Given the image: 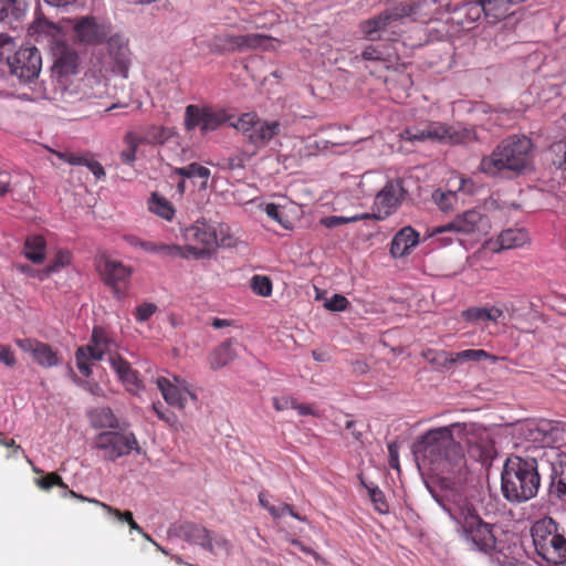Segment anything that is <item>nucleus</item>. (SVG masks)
<instances>
[{"instance_id": "obj_55", "label": "nucleus", "mask_w": 566, "mask_h": 566, "mask_svg": "<svg viewBox=\"0 0 566 566\" xmlns=\"http://www.w3.org/2000/svg\"><path fill=\"white\" fill-rule=\"evenodd\" d=\"M53 155H55L59 159L70 164V165H77L82 166L84 164V157L76 156L73 153L70 151H57V150H50Z\"/></svg>"}, {"instance_id": "obj_44", "label": "nucleus", "mask_w": 566, "mask_h": 566, "mask_svg": "<svg viewBox=\"0 0 566 566\" xmlns=\"http://www.w3.org/2000/svg\"><path fill=\"white\" fill-rule=\"evenodd\" d=\"M35 484L41 490L44 491H49L53 486H59L64 490H67V485L63 482L62 478L55 472L48 473L44 476L36 479Z\"/></svg>"}, {"instance_id": "obj_4", "label": "nucleus", "mask_w": 566, "mask_h": 566, "mask_svg": "<svg viewBox=\"0 0 566 566\" xmlns=\"http://www.w3.org/2000/svg\"><path fill=\"white\" fill-rule=\"evenodd\" d=\"M502 492L511 502H526L536 496L541 478L534 459L509 458L502 472Z\"/></svg>"}, {"instance_id": "obj_48", "label": "nucleus", "mask_w": 566, "mask_h": 566, "mask_svg": "<svg viewBox=\"0 0 566 566\" xmlns=\"http://www.w3.org/2000/svg\"><path fill=\"white\" fill-rule=\"evenodd\" d=\"M269 513L273 518H280L285 514H289L298 521H304V518L298 513H296L290 504L286 503H282L279 506L272 505Z\"/></svg>"}, {"instance_id": "obj_31", "label": "nucleus", "mask_w": 566, "mask_h": 566, "mask_svg": "<svg viewBox=\"0 0 566 566\" xmlns=\"http://www.w3.org/2000/svg\"><path fill=\"white\" fill-rule=\"evenodd\" d=\"M452 359L453 365L480 363L482 360H489L490 363L494 364L499 360V357L485 352L484 349H464L452 354Z\"/></svg>"}, {"instance_id": "obj_22", "label": "nucleus", "mask_w": 566, "mask_h": 566, "mask_svg": "<svg viewBox=\"0 0 566 566\" xmlns=\"http://www.w3.org/2000/svg\"><path fill=\"white\" fill-rule=\"evenodd\" d=\"M54 56L53 71L60 76L74 75L78 71L80 57L74 49L65 42L52 50Z\"/></svg>"}, {"instance_id": "obj_62", "label": "nucleus", "mask_w": 566, "mask_h": 566, "mask_svg": "<svg viewBox=\"0 0 566 566\" xmlns=\"http://www.w3.org/2000/svg\"><path fill=\"white\" fill-rule=\"evenodd\" d=\"M553 493L557 497L563 499L566 496V475L562 473V478L553 485Z\"/></svg>"}, {"instance_id": "obj_56", "label": "nucleus", "mask_w": 566, "mask_h": 566, "mask_svg": "<svg viewBox=\"0 0 566 566\" xmlns=\"http://www.w3.org/2000/svg\"><path fill=\"white\" fill-rule=\"evenodd\" d=\"M273 406L277 411L294 409V406H296V400L289 396L274 397Z\"/></svg>"}, {"instance_id": "obj_36", "label": "nucleus", "mask_w": 566, "mask_h": 566, "mask_svg": "<svg viewBox=\"0 0 566 566\" xmlns=\"http://www.w3.org/2000/svg\"><path fill=\"white\" fill-rule=\"evenodd\" d=\"M423 358L441 370H449L453 366L452 354L444 350L427 349L422 353Z\"/></svg>"}, {"instance_id": "obj_12", "label": "nucleus", "mask_w": 566, "mask_h": 566, "mask_svg": "<svg viewBox=\"0 0 566 566\" xmlns=\"http://www.w3.org/2000/svg\"><path fill=\"white\" fill-rule=\"evenodd\" d=\"M10 72L23 82H30L39 76L42 67V57L35 46L20 48L8 57Z\"/></svg>"}, {"instance_id": "obj_15", "label": "nucleus", "mask_w": 566, "mask_h": 566, "mask_svg": "<svg viewBox=\"0 0 566 566\" xmlns=\"http://www.w3.org/2000/svg\"><path fill=\"white\" fill-rule=\"evenodd\" d=\"M177 535L188 543L199 545L212 554L216 553V547L228 548V542L226 539L216 536L205 526L196 523L185 522L180 524L177 527Z\"/></svg>"}, {"instance_id": "obj_50", "label": "nucleus", "mask_w": 566, "mask_h": 566, "mask_svg": "<svg viewBox=\"0 0 566 566\" xmlns=\"http://www.w3.org/2000/svg\"><path fill=\"white\" fill-rule=\"evenodd\" d=\"M0 364L7 368H14L17 365L14 352L8 345L0 344Z\"/></svg>"}, {"instance_id": "obj_23", "label": "nucleus", "mask_w": 566, "mask_h": 566, "mask_svg": "<svg viewBox=\"0 0 566 566\" xmlns=\"http://www.w3.org/2000/svg\"><path fill=\"white\" fill-rule=\"evenodd\" d=\"M29 35L32 36L38 43H43L50 46L51 50L63 43V32L59 25L46 20L38 19L29 28Z\"/></svg>"}, {"instance_id": "obj_64", "label": "nucleus", "mask_w": 566, "mask_h": 566, "mask_svg": "<svg viewBox=\"0 0 566 566\" xmlns=\"http://www.w3.org/2000/svg\"><path fill=\"white\" fill-rule=\"evenodd\" d=\"M15 0H0V21L9 15L14 8Z\"/></svg>"}, {"instance_id": "obj_53", "label": "nucleus", "mask_w": 566, "mask_h": 566, "mask_svg": "<svg viewBox=\"0 0 566 566\" xmlns=\"http://www.w3.org/2000/svg\"><path fill=\"white\" fill-rule=\"evenodd\" d=\"M156 311V304L145 302L136 308V319L138 322H146Z\"/></svg>"}, {"instance_id": "obj_34", "label": "nucleus", "mask_w": 566, "mask_h": 566, "mask_svg": "<svg viewBox=\"0 0 566 566\" xmlns=\"http://www.w3.org/2000/svg\"><path fill=\"white\" fill-rule=\"evenodd\" d=\"M142 249L156 254H161L171 258H188L185 248L178 244H164L149 242V244H142Z\"/></svg>"}, {"instance_id": "obj_20", "label": "nucleus", "mask_w": 566, "mask_h": 566, "mask_svg": "<svg viewBox=\"0 0 566 566\" xmlns=\"http://www.w3.org/2000/svg\"><path fill=\"white\" fill-rule=\"evenodd\" d=\"M99 271L104 282L113 289L115 297L120 300L123 293L119 291L118 285L129 280L133 273L132 268L118 260L104 258L99 264Z\"/></svg>"}, {"instance_id": "obj_60", "label": "nucleus", "mask_w": 566, "mask_h": 566, "mask_svg": "<svg viewBox=\"0 0 566 566\" xmlns=\"http://www.w3.org/2000/svg\"><path fill=\"white\" fill-rule=\"evenodd\" d=\"M82 165L86 166L97 179L105 177V170L98 161H91L84 158V164Z\"/></svg>"}, {"instance_id": "obj_13", "label": "nucleus", "mask_w": 566, "mask_h": 566, "mask_svg": "<svg viewBox=\"0 0 566 566\" xmlns=\"http://www.w3.org/2000/svg\"><path fill=\"white\" fill-rule=\"evenodd\" d=\"M113 343L107 338L102 328L95 327L92 333L91 343L78 347L76 350V366L82 375L91 374L93 361L101 360L112 349Z\"/></svg>"}, {"instance_id": "obj_40", "label": "nucleus", "mask_w": 566, "mask_h": 566, "mask_svg": "<svg viewBox=\"0 0 566 566\" xmlns=\"http://www.w3.org/2000/svg\"><path fill=\"white\" fill-rule=\"evenodd\" d=\"M165 401L177 409H184L187 399L197 400L193 391H161Z\"/></svg>"}, {"instance_id": "obj_25", "label": "nucleus", "mask_w": 566, "mask_h": 566, "mask_svg": "<svg viewBox=\"0 0 566 566\" xmlns=\"http://www.w3.org/2000/svg\"><path fill=\"white\" fill-rule=\"evenodd\" d=\"M24 256L34 264H42L46 259V242L42 235L32 234L25 239Z\"/></svg>"}, {"instance_id": "obj_21", "label": "nucleus", "mask_w": 566, "mask_h": 566, "mask_svg": "<svg viewBox=\"0 0 566 566\" xmlns=\"http://www.w3.org/2000/svg\"><path fill=\"white\" fill-rule=\"evenodd\" d=\"M409 14L410 10L405 7L386 10L377 17L363 21L360 23V31L369 40H376L379 38V33L386 30L392 22Z\"/></svg>"}, {"instance_id": "obj_30", "label": "nucleus", "mask_w": 566, "mask_h": 566, "mask_svg": "<svg viewBox=\"0 0 566 566\" xmlns=\"http://www.w3.org/2000/svg\"><path fill=\"white\" fill-rule=\"evenodd\" d=\"M528 241V234L524 229H506L497 238L500 250L520 248Z\"/></svg>"}, {"instance_id": "obj_52", "label": "nucleus", "mask_w": 566, "mask_h": 566, "mask_svg": "<svg viewBox=\"0 0 566 566\" xmlns=\"http://www.w3.org/2000/svg\"><path fill=\"white\" fill-rule=\"evenodd\" d=\"M14 268L17 269V271H19L20 273H22L29 277H34L40 281H44L45 279H48L44 269L38 270L29 264H21V263L15 264Z\"/></svg>"}, {"instance_id": "obj_1", "label": "nucleus", "mask_w": 566, "mask_h": 566, "mask_svg": "<svg viewBox=\"0 0 566 566\" xmlns=\"http://www.w3.org/2000/svg\"><path fill=\"white\" fill-rule=\"evenodd\" d=\"M434 499L457 523L462 536L473 548L488 555L502 552L503 545L496 535L497 527L484 522L465 495L447 490L442 495H434Z\"/></svg>"}, {"instance_id": "obj_11", "label": "nucleus", "mask_w": 566, "mask_h": 566, "mask_svg": "<svg viewBox=\"0 0 566 566\" xmlns=\"http://www.w3.org/2000/svg\"><path fill=\"white\" fill-rule=\"evenodd\" d=\"M276 40L259 33L239 35L223 33L213 38L212 49L216 52L244 51L249 49L271 50L276 48Z\"/></svg>"}, {"instance_id": "obj_59", "label": "nucleus", "mask_w": 566, "mask_h": 566, "mask_svg": "<svg viewBox=\"0 0 566 566\" xmlns=\"http://www.w3.org/2000/svg\"><path fill=\"white\" fill-rule=\"evenodd\" d=\"M250 159V155L245 154V153H242L240 155H237V156H233V157H230L228 159V168L230 169H238V168H243L245 163Z\"/></svg>"}, {"instance_id": "obj_41", "label": "nucleus", "mask_w": 566, "mask_h": 566, "mask_svg": "<svg viewBox=\"0 0 566 566\" xmlns=\"http://www.w3.org/2000/svg\"><path fill=\"white\" fill-rule=\"evenodd\" d=\"M175 174L185 177V178H193L198 177L203 179V186H206L208 178L210 177V170L207 167H203L199 164L192 163L187 167H180L175 169Z\"/></svg>"}, {"instance_id": "obj_58", "label": "nucleus", "mask_w": 566, "mask_h": 566, "mask_svg": "<svg viewBox=\"0 0 566 566\" xmlns=\"http://www.w3.org/2000/svg\"><path fill=\"white\" fill-rule=\"evenodd\" d=\"M361 56H363L364 60H367V61H380V60H384L382 52L378 48L373 46V45L367 46L363 51Z\"/></svg>"}, {"instance_id": "obj_29", "label": "nucleus", "mask_w": 566, "mask_h": 566, "mask_svg": "<svg viewBox=\"0 0 566 566\" xmlns=\"http://www.w3.org/2000/svg\"><path fill=\"white\" fill-rule=\"evenodd\" d=\"M146 142L147 138L139 136L134 132H127L124 136L126 147L119 154L122 163L129 166L134 165L137 159V150L139 146Z\"/></svg>"}, {"instance_id": "obj_35", "label": "nucleus", "mask_w": 566, "mask_h": 566, "mask_svg": "<svg viewBox=\"0 0 566 566\" xmlns=\"http://www.w3.org/2000/svg\"><path fill=\"white\" fill-rule=\"evenodd\" d=\"M148 208L153 213L167 221L172 220L175 216V209L172 205L166 198L160 197L157 193H153L150 200L148 201Z\"/></svg>"}, {"instance_id": "obj_49", "label": "nucleus", "mask_w": 566, "mask_h": 566, "mask_svg": "<svg viewBox=\"0 0 566 566\" xmlns=\"http://www.w3.org/2000/svg\"><path fill=\"white\" fill-rule=\"evenodd\" d=\"M324 306L333 312H340L348 306L347 298L342 294H334L331 298L326 300Z\"/></svg>"}, {"instance_id": "obj_17", "label": "nucleus", "mask_w": 566, "mask_h": 566, "mask_svg": "<svg viewBox=\"0 0 566 566\" xmlns=\"http://www.w3.org/2000/svg\"><path fill=\"white\" fill-rule=\"evenodd\" d=\"M403 192L400 181H389L375 198L373 217L377 220H384L390 216L400 205Z\"/></svg>"}, {"instance_id": "obj_26", "label": "nucleus", "mask_w": 566, "mask_h": 566, "mask_svg": "<svg viewBox=\"0 0 566 566\" xmlns=\"http://www.w3.org/2000/svg\"><path fill=\"white\" fill-rule=\"evenodd\" d=\"M147 142L150 144H157L160 146H166L174 144L177 147L179 146V135L175 132V129L165 127V126H158V125H151L147 128Z\"/></svg>"}, {"instance_id": "obj_14", "label": "nucleus", "mask_w": 566, "mask_h": 566, "mask_svg": "<svg viewBox=\"0 0 566 566\" xmlns=\"http://www.w3.org/2000/svg\"><path fill=\"white\" fill-rule=\"evenodd\" d=\"M403 138L409 142H439L458 144L462 142L460 133L455 132L452 127L447 126L440 122H430L424 126H416L407 128Z\"/></svg>"}, {"instance_id": "obj_5", "label": "nucleus", "mask_w": 566, "mask_h": 566, "mask_svg": "<svg viewBox=\"0 0 566 566\" xmlns=\"http://www.w3.org/2000/svg\"><path fill=\"white\" fill-rule=\"evenodd\" d=\"M531 536L538 564L543 566L566 564V538L558 532V526L553 518L536 521L531 528Z\"/></svg>"}, {"instance_id": "obj_7", "label": "nucleus", "mask_w": 566, "mask_h": 566, "mask_svg": "<svg viewBox=\"0 0 566 566\" xmlns=\"http://www.w3.org/2000/svg\"><path fill=\"white\" fill-rule=\"evenodd\" d=\"M230 126L241 132L255 149L264 148L282 132V123L277 119H263L255 113H245Z\"/></svg>"}, {"instance_id": "obj_10", "label": "nucleus", "mask_w": 566, "mask_h": 566, "mask_svg": "<svg viewBox=\"0 0 566 566\" xmlns=\"http://www.w3.org/2000/svg\"><path fill=\"white\" fill-rule=\"evenodd\" d=\"M185 239L189 242V244L184 245L185 252L188 256L195 258H200L223 243V240L218 238L217 227L205 219L197 220L186 229Z\"/></svg>"}, {"instance_id": "obj_24", "label": "nucleus", "mask_w": 566, "mask_h": 566, "mask_svg": "<svg viewBox=\"0 0 566 566\" xmlns=\"http://www.w3.org/2000/svg\"><path fill=\"white\" fill-rule=\"evenodd\" d=\"M419 242V233L411 227H405L397 232L391 241L390 253L394 258H402Z\"/></svg>"}, {"instance_id": "obj_63", "label": "nucleus", "mask_w": 566, "mask_h": 566, "mask_svg": "<svg viewBox=\"0 0 566 566\" xmlns=\"http://www.w3.org/2000/svg\"><path fill=\"white\" fill-rule=\"evenodd\" d=\"M0 444L4 446L7 448H12L13 449V454H12L13 457H15L18 452L24 453V451L22 450L21 446L17 444L13 439H7L4 437V434L1 433V432H0Z\"/></svg>"}, {"instance_id": "obj_43", "label": "nucleus", "mask_w": 566, "mask_h": 566, "mask_svg": "<svg viewBox=\"0 0 566 566\" xmlns=\"http://www.w3.org/2000/svg\"><path fill=\"white\" fill-rule=\"evenodd\" d=\"M71 263V253L66 250L59 251L51 263L44 269L46 277L51 274L60 272Z\"/></svg>"}, {"instance_id": "obj_57", "label": "nucleus", "mask_w": 566, "mask_h": 566, "mask_svg": "<svg viewBox=\"0 0 566 566\" xmlns=\"http://www.w3.org/2000/svg\"><path fill=\"white\" fill-rule=\"evenodd\" d=\"M455 191H462L464 193L471 195L474 190V185L470 179H465L462 177L455 178L454 180Z\"/></svg>"}, {"instance_id": "obj_37", "label": "nucleus", "mask_w": 566, "mask_h": 566, "mask_svg": "<svg viewBox=\"0 0 566 566\" xmlns=\"http://www.w3.org/2000/svg\"><path fill=\"white\" fill-rule=\"evenodd\" d=\"M155 384L157 389H188L191 386L185 378L170 373L158 375Z\"/></svg>"}, {"instance_id": "obj_16", "label": "nucleus", "mask_w": 566, "mask_h": 566, "mask_svg": "<svg viewBox=\"0 0 566 566\" xmlns=\"http://www.w3.org/2000/svg\"><path fill=\"white\" fill-rule=\"evenodd\" d=\"M111 30L108 23L99 22L94 17L76 19L73 24L75 40L88 45L103 43L111 34Z\"/></svg>"}, {"instance_id": "obj_18", "label": "nucleus", "mask_w": 566, "mask_h": 566, "mask_svg": "<svg viewBox=\"0 0 566 566\" xmlns=\"http://www.w3.org/2000/svg\"><path fill=\"white\" fill-rule=\"evenodd\" d=\"M107 53L113 62V72L123 74L127 77L128 66L130 64V50L128 39L123 33H113L106 38Z\"/></svg>"}, {"instance_id": "obj_9", "label": "nucleus", "mask_w": 566, "mask_h": 566, "mask_svg": "<svg viewBox=\"0 0 566 566\" xmlns=\"http://www.w3.org/2000/svg\"><path fill=\"white\" fill-rule=\"evenodd\" d=\"M94 446L103 451L104 459L109 461L127 455L133 450L137 453L140 452L136 436L133 432H125L123 429L98 433L94 439Z\"/></svg>"}, {"instance_id": "obj_46", "label": "nucleus", "mask_w": 566, "mask_h": 566, "mask_svg": "<svg viewBox=\"0 0 566 566\" xmlns=\"http://www.w3.org/2000/svg\"><path fill=\"white\" fill-rule=\"evenodd\" d=\"M251 287L254 293L261 296H270L272 293V283L266 276L254 275L251 281Z\"/></svg>"}, {"instance_id": "obj_27", "label": "nucleus", "mask_w": 566, "mask_h": 566, "mask_svg": "<svg viewBox=\"0 0 566 566\" xmlns=\"http://www.w3.org/2000/svg\"><path fill=\"white\" fill-rule=\"evenodd\" d=\"M91 424L94 428H109L113 430L124 429L111 408H96L88 412Z\"/></svg>"}, {"instance_id": "obj_61", "label": "nucleus", "mask_w": 566, "mask_h": 566, "mask_svg": "<svg viewBox=\"0 0 566 566\" xmlns=\"http://www.w3.org/2000/svg\"><path fill=\"white\" fill-rule=\"evenodd\" d=\"M389 465L392 469L399 470V451L396 443L388 444Z\"/></svg>"}, {"instance_id": "obj_19", "label": "nucleus", "mask_w": 566, "mask_h": 566, "mask_svg": "<svg viewBox=\"0 0 566 566\" xmlns=\"http://www.w3.org/2000/svg\"><path fill=\"white\" fill-rule=\"evenodd\" d=\"M15 344L42 367L50 368L60 364L57 350L53 349L49 344L42 343L35 338L15 339Z\"/></svg>"}, {"instance_id": "obj_33", "label": "nucleus", "mask_w": 566, "mask_h": 566, "mask_svg": "<svg viewBox=\"0 0 566 566\" xmlns=\"http://www.w3.org/2000/svg\"><path fill=\"white\" fill-rule=\"evenodd\" d=\"M109 363L124 385L138 386L136 371L120 357H109Z\"/></svg>"}, {"instance_id": "obj_42", "label": "nucleus", "mask_w": 566, "mask_h": 566, "mask_svg": "<svg viewBox=\"0 0 566 566\" xmlns=\"http://www.w3.org/2000/svg\"><path fill=\"white\" fill-rule=\"evenodd\" d=\"M361 483L367 489L369 499L375 510L380 514L387 513L389 511V505L386 501L384 492L376 485L369 486L365 484L364 481H361Z\"/></svg>"}, {"instance_id": "obj_2", "label": "nucleus", "mask_w": 566, "mask_h": 566, "mask_svg": "<svg viewBox=\"0 0 566 566\" xmlns=\"http://www.w3.org/2000/svg\"><path fill=\"white\" fill-rule=\"evenodd\" d=\"M413 452L436 470L452 474L461 473L467 463L462 447L447 427L429 430L415 443Z\"/></svg>"}, {"instance_id": "obj_32", "label": "nucleus", "mask_w": 566, "mask_h": 566, "mask_svg": "<svg viewBox=\"0 0 566 566\" xmlns=\"http://www.w3.org/2000/svg\"><path fill=\"white\" fill-rule=\"evenodd\" d=\"M504 312L499 307H470L462 312V316L468 322L492 321L497 322L503 317Z\"/></svg>"}, {"instance_id": "obj_6", "label": "nucleus", "mask_w": 566, "mask_h": 566, "mask_svg": "<svg viewBox=\"0 0 566 566\" xmlns=\"http://www.w3.org/2000/svg\"><path fill=\"white\" fill-rule=\"evenodd\" d=\"M490 228V220L481 210L469 209L458 213L446 224L433 227L428 232V237L436 238L441 244L447 245L453 241L452 237H444L447 233L480 238L488 234Z\"/></svg>"}, {"instance_id": "obj_28", "label": "nucleus", "mask_w": 566, "mask_h": 566, "mask_svg": "<svg viewBox=\"0 0 566 566\" xmlns=\"http://www.w3.org/2000/svg\"><path fill=\"white\" fill-rule=\"evenodd\" d=\"M235 357L237 353L233 349V340L228 339L211 352L209 355V364L211 369L216 370L227 366L229 363L234 360Z\"/></svg>"}, {"instance_id": "obj_38", "label": "nucleus", "mask_w": 566, "mask_h": 566, "mask_svg": "<svg viewBox=\"0 0 566 566\" xmlns=\"http://www.w3.org/2000/svg\"><path fill=\"white\" fill-rule=\"evenodd\" d=\"M433 202L443 212L453 210L458 203V195L455 190L442 191L440 189L432 192Z\"/></svg>"}, {"instance_id": "obj_45", "label": "nucleus", "mask_w": 566, "mask_h": 566, "mask_svg": "<svg viewBox=\"0 0 566 566\" xmlns=\"http://www.w3.org/2000/svg\"><path fill=\"white\" fill-rule=\"evenodd\" d=\"M82 500H86L91 503H94L96 505H98L99 507H102L107 514L109 515H113L115 516L118 521H123V522H126L128 524V521L133 520V513L130 511H119L118 509L116 507H113L104 502H101L98 500H88L84 496H81Z\"/></svg>"}, {"instance_id": "obj_8", "label": "nucleus", "mask_w": 566, "mask_h": 566, "mask_svg": "<svg viewBox=\"0 0 566 566\" xmlns=\"http://www.w3.org/2000/svg\"><path fill=\"white\" fill-rule=\"evenodd\" d=\"M232 118L223 108L190 104L185 108L184 126L187 132L199 127L202 135L217 130Z\"/></svg>"}, {"instance_id": "obj_51", "label": "nucleus", "mask_w": 566, "mask_h": 566, "mask_svg": "<svg viewBox=\"0 0 566 566\" xmlns=\"http://www.w3.org/2000/svg\"><path fill=\"white\" fill-rule=\"evenodd\" d=\"M265 213L268 214V217H270L279 224H281L284 229H290L289 220L283 218L279 206H276L275 203H268L265 207Z\"/></svg>"}, {"instance_id": "obj_47", "label": "nucleus", "mask_w": 566, "mask_h": 566, "mask_svg": "<svg viewBox=\"0 0 566 566\" xmlns=\"http://www.w3.org/2000/svg\"><path fill=\"white\" fill-rule=\"evenodd\" d=\"M369 218V214L368 213H364V214H355V216H352V217H336V216H333V217H328V218H325L322 220L323 224L327 228H333V227H337L339 224H344V223H348V222H356V221H359V220H363V219H367Z\"/></svg>"}, {"instance_id": "obj_39", "label": "nucleus", "mask_w": 566, "mask_h": 566, "mask_svg": "<svg viewBox=\"0 0 566 566\" xmlns=\"http://www.w3.org/2000/svg\"><path fill=\"white\" fill-rule=\"evenodd\" d=\"M534 430L537 432L534 440H541L544 443L554 442L560 431L557 426H554L552 422L546 420H542L534 424Z\"/></svg>"}, {"instance_id": "obj_54", "label": "nucleus", "mask_w": 566, "mask_h": 566, "mask_svg": "<svg viewBox=\"0 0 566 566\" xmlns=\"http://www.w3.org/2000/svg\"><path fill=\"white\" fill-rule=\"evenodd\" d=\"M153 410L156 412L160 420L168 424H174L177 421L175 413L168 410H164L161 402H154Z\"/></svg>"}, {"instance_id": "obj_3", "label": "nucleus", "mask_w": 566, "mask_h": 566, "mask_svg": "<svg viewBox=\"0 0 566 566\" xmlns=\"http://www.w3.org/2000/svg\"><path fill=\"white\" fill-rule=\"evenodd\" d=\"M533 168V143L525 136H511L501 142L480 163L482 172L495 176L504 170L523 174Z\"/></svg>"}]
</instances>
